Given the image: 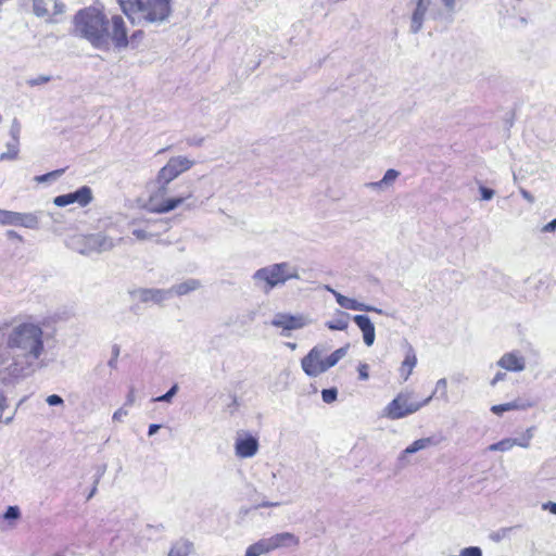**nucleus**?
<instances>
[{"mask_svg":"<svg viewBox=\"0 0 556 556\" xmlns=\"http://www.w3.org/2000/svg\"><path fill=\"white\" fill-rule=\"evenodd\" d=\"M45 331L40 324L23 321L11 327L5 336V350L0 352L2 372L12 378L29 376L46 366Z\"/></svg>","mask_w":556,"mask_h":556,"instance_id":"nucleus-1","label":"nucleus"},{"mask_svg":"<svg viewBox=\"0 0 556 556\" xmlns=\"http://www.w3.org/2000/svg\"><path fill=\"white\" fill-rule=\"evenodd\" d=\"M74 34L93 48L108 51L111 46L121 50L128 46V31L121 15L109 17L100 8L88 7L74 16Z\"/></svg>","mask_w":556,"mask_h":556,"instance_id":"nucleus-2","label":"nucleus"},{"mask_svg":"<svg viewBox=\"0 0 556 556\" xmlns=\"http://www.w3.org/2000/svg\"><path fill=\"white\" fill-rule=\"evenodd\" d=\"M132 24H161L170 15L169 0H117Z\"/></svg>","mask_w":556,"mask_h":556,"instance_id":"nucleus-3","label":"nucleus"},{"mask_svg":"<svg viewBox=\"0 0 556 556\" xmlns=\"http://www.w3.org/2000/svg\"><path fill=\"white\" fill-rule=\"evenodd\" d=\"M291 279H300V274L299 269L289 262L270 264L252 275L254 287L265 294Z\"/></svg>","mask_w":556,"mask_h":556,"instance_id":"nucleus-4","label":"nucleus"},{"mask_svg":"<svg viewBox=\"0 0 556 556\" xmlns=\"http://www.w3.org/2000/svg\"><path fill=\"white\" fill-rule=\"evenodd\" d=\"M194 165L192 160L187 156H175L170 157L168 162L160 169L156 181L159 184L155 198L167 194L168 185L177 178L180 174L189 170Z\"/></svg>","mask_w":556,"mask_h":556,"instance_id":"nucleus-5","label":"nucleus"},{"mask_svg":"<svg viewBox=\"0 0 556 556\" xmlns=\"http://www.w3.org/2000/svg\"><path fill=\"white\" fill-rule=\"evenodd\" d=\"M410 393L401 392L393 399L384 408L383 415L389 419L395 420L404 418L410 414L416 413L421 407L426 406L432 396L427 397L422 402L410 401Z\"/></svg>","mask_w":556,"mask_h":556,"instance_id":"nucleus-6","label":"nucleus"},{"mask_svg":"<svg viewBox=\"0 0 556 556\" xmlns=\"http://www.w3.org/2000/svg\"><path fill=\"white\" fill-rule=\"evenodd\" d=\"M326 350L325 346L316 345L302 358L301 366L307 376L317 377L328 370L326 362L323 359Z\"/></svg>","mask_w":556,"mask_h":556,"instance_id":"nucleus-7","label":"nucleus"},{"mask_svg":"<svg viewBox=\"0 0 556 556\" xmlns=\"http://www.w3.org/2000/svg\"><path fill=\"white\" fill-rule=\"evenodd\" d=\"M271 326L281 329L282 337H289L292 330L302 329L308 324V319L303 315H291L286 313H277L271 321Z\"/></svg>","mask_w":556,"mask_h":556,"instance_id":"nucleus-8","label":"nucleus"},{"mask_svg":"<svg viewBox=\"0 0 556 556\" xmlns=\"http://www.w3.org/2000/svg\"><path fill=\"white\" fill-rule=\"evenodd\" d=\"M93 199L92 190L88 186H83L74 192L58 195L53 199V203L56 206L63 207L73 203H77L79 206H87Z\"/></svg>","mask_w":556,"mask_h":556,"instance_id":"nucleus-9","label":"nucleus"},{"mask_svg":"<svg viewBox=\"0 0 556 556\" xmlns=\"http://www.w3.org/2000/svg\"><path fill=\"white\" fill-rule=\"evenodd\" d=\"M169 229V222L159 218V219H148L144 223L143 228H136L132 230V235L136 239L140 241L151 240L154 237H157L162 232H165Z\"/></svg>","mask_w":556,"mask_h":556,"instance_id":"nucleus-10","label":"nucleus"},{"mask_svg":"<svg viewBox=\"0 0 556 556\" xmlns=\"http://www.w3.org/2000/svg\"><path fill=\"white\" fill-rule=\"evenodd\" d=\"M435 7L433 0H416L415 8L410 15L409 31L414 35L421 31L427 14L430 16L431 9Z\"/></svg>","mask_w":556,"mask_h":556,"instance_id":"nucleus-11","label":"nucleus"},{"mask_svg":"<svg viewBox=\"0 0 556 556\" xmlns=\"http://www.w3.org/2000/svg\"><path fill=\"white\" fill-rule=\"evenodd\" d=\"M257 438L250 433H238L235 442V453L239 458L253 457L258 451Z\"/></svg>","mask_w":556,"mask_h":556,"instance_id":"nucleus-12","label":"nucleus"},{"mask_svg":"<svg viewBox=\"0 0 556 556\" xmlns=\"http://www.w3.org/2000/svg\"><path fill=\"white\" fill-rule=\"evenodd\" d=\"M86 237L91 254L109 252L123 241V238L114 239L103 232L90 233Z\"/></svg>","mask_w":556,"mask_h":556,"instance_id":"nucleus-13","label":"nucleus"},{"mask_svg":"<svg viewBox=\"0 0 556 556\" xmlns=\"http://www.w3.org/2000/svg\"><path fill=\"white\" fill-rule=\"evenodd\" d=\"M131 294L141 303L151 302L157 305L170 299V291H168V289L139 288L134 290Z\"/></svg>","mask_w":556,"mask_h":556,"instance_id":"nucleus-14","label":"nucleus"},{"mask_svg":"<svg viewBox=\"0 0 556 556\" xmlns=\"http://www.w3.org/2000/svg\"><path fill=\"white\" fill-rule=\"evenodd\" d=\"M496 365L507 371L520 372L526 368V359L518 352L514 351L505 353L496 362Z\"/></svg>","mask_w":556,"mask_h":556,"instance_id":"nucleus-15","label":"nucleus"},{"mask_svg":"<svg viewBox=\"0 0 556 556\" xmlns=\"http://www.w3.org/2000/svg\"><path fill=\"white\" fill-rule=\"evenodd\" d=\"M442 7H433L430 11V20L448 22L453 21L457 0H441Z\"/></svg>","mask_w":556,"mask_h":556,"instance_id":"nucleus-16","label":"nucleus"},{"mask_svg":"<svg viewBox=\"0 0 556 556\" xmlns=\"http://www.w3.org/2000/svg\"><path fill=\"white\" fill-rule=\"evenodd\" d=\"M535 405L533 401L526 397H517L511 402H507L504 404H496L491 406V412L495 415H502L505 412L509 410H527Z\"/></svg>","mask_w":556,"mask_h":556,"instance_id":"nucleus-17","label":"nucleus"},{"mask_svg":"<svg viewBox=\"0 0 556 556\" xmlns=\"http://www.w3.org/2000/svg\"><path fill=\"white\" fill-rule=\"evenodd\" d=\"M33 7L37 16L56 15L64 11V5L56 0H33Z\"/></svg>","mask_w":556,"mask_h":556,"instance_id":"nucleus-18","label":"nucleus"},{"mask_svg":"<svg viewBox=\"0 0 556 556\" xmlns=\"http://www.w3.org/2000/svg\"><path fill=\"white\" fill-rule=\"evenodd\" d=\"M270 552L290 546H299L300 539L291 532L277 533L270 538H266Z\"/></svg>","mask_w":556,"mask_h":556,"instance_id":"nucleus-19","label":"nucleus"},{"mask_svg":"<svg viewBox=\"0 0 556 556\" xmlns=\"http://www.w3.org/2000/svg\"><path fill=\"white\" fill-rule=\"evenodd\" d=\"M353 321L357 325L363 333L364 343L371 346L375 342L376 333L375 326L367 315H355Z\"/></svg>","mask_w":556,"mask_h":556,"instance_id":"nucleus-20","label":"nucleus"},{"mask_svg":"<svg viewBox=\"0 0 556 556\" xmlns=\"http://www.w3.org/2000/svg\"><path fill=\"white\" fill-rule=\"evenodd\" d=\"M191 197L192 192L188 191L186 193L180 194L179 197L164 199L162 202L155 204L152 211L160 214L170 212L180 204H182L186 200L190 199Z\"/></svg>","mask_w":556,"mask_h":556,"instance_id":"nucleus-21","label":"nucleus"},{"mask_svg":"<svg viewBox=\"0 0 556 556\" xmlns=\"http://www.w3.org/2000/svg\"><path fill=\"white\" fill-rule=\"evenodd\" d=\"M201 287V282L198 279L189 278L180 283H176L172 286L168 291H170V298L176 294L178 296L186 295L190 292L198 290Z\"/></svg>","mask_w":556,"mask_h":556,"instance_id":"nucleus-22","label":"nucleus"},{"mask_svg":"<svg viewBox=\"0 0 556 556\" xmlns=\"http://www.w3.org/2000/svg\"><path fill=\"white\" fill-rule=\"evenodd\" d=\"M66 244L70 249H72L83 255L91 254V250L89 248V243L87 242L86 235H81V233L74 235L67 240Z\"/></svg>","mask_w":556,"mask_h":556,"instance_id":"nucleus-23","label":"nucleus"},{"mask_svg":"<svg viewBox=\"0 0 556 556\" xmlns=\"http://www.w3.org/2000/svg\"><path fill=\"white\" fill-rule=\"evenodd\" d=\"M434 444L432 438H421L408 445L400 455L399 460H404L406 455L417 453Z\"/></svg>","mask_w":556,"mask_h":556,"instance_id":"nucleus-24","label":"nucleus"},{"mask_svg":"<svg viewBox=\"0 0 556 556\" xmlns=\"http://www.w3.org/2000/svg\"><path fill=\"white\" fill-rule=\"evenodd\" d=\"M416 364H417L416 353H415L413 346L409 345L407 349L405 358L402 363V367H401V375L403 376L404 381H406L408 379V377L410 376Z\"/></svg>","mask_w":556,"mask_h":556,"instance_id":"nucleus-25","label":"nucleus"},{"mask_svg":"<svg viewBox=\"0 0 556 556\" xmlns=\"http://www.w3.org/2000/svg\"><path fill=\"white\" fill-rule=\"evenodd\" d=\"M341 307H343L345 309L375 312L378 314L388 315L387 313H384L382 309H380L378 307L367 305L365 303H361V302H358L354 299L348 298V296L344 298V301H343Z\"/></svg>","mask_w":556,"mask_h":556,"instance_id":"nucleus-26","label":"nucleus"},{"mask_svg":"<svg viewBox=\"0 0 556 556\" xmlns=\"http://www.w3.org/2000/svg\"><path fill=\"white\" fill-rule=\"evenodd\" d=\"M350 315L345 312L338 311L337 317L328 320L326 326L330 330H345L349 326Z\"/></svg>","mask_w":556,"mask_h":556,"instance_id":"nucleus-27","label":"nucleus"},{"mask_svg":"<svg viewBox=\"0 0 556 556\" xmlns=\"http://www.w3.org/2000/svg\"><path fill=\"white\" fill-rule=\"evenodd\" d=\"M268 553H270V549L266 539H261L247 548L245 556H261Z\"/></svg>","mask_w":556,"mask_h":556,"instance_id":"nucleus-28","label":"nucleus"},{"mask_svg":"<svg viewBox=\"0 0 556 556\" xmlns=\"http://www.w3.org/2000/svg\"><path fill=\"white\" fill-rule=\"evenodd\" d=\"M20 226L29 229H37L39 226V213H20Z\"/></svg>","mask_w":556,"mask_h":556,"instance_id":"nucleus-29","label":"nucleus"},{"mask_svg":"<svg viewBox=\"0 0 556 556\" xmlns=\"http://www.w3.org/2000/svg\"><path fill=\"white\" fill-rule=\"evenodd\" d=\"M0 225L20 226V213L0 208Z\"/></svg>","mask_w":556,"mask_h":556,"instance_id":"nucleus-30","label":"nucleus"},{"mask_svg":"<svg viewBox=\"0 0 556 556\" xmlns=\"http://www.w3.org/2000/svg\"><path fill=\"white\" fill-rule=\"evenodd\" d=\"M20 140L12 139L7 143V151L0 154L1 161L15 160L18 154Z\"/></svg>","mask_w":556,"mask_h":556,"instance_id":"nucleus-31","label":"nucleus"},{"mask_svg":"<svg viewBox=\"0 0 556 556\" xmlns=\"http://www.w3.org/2000/svg\"><path fill=\"white\" fill-rule=\"evenodd\" d=\"M349 345L342 346L331 353L326 359V368H331L348 354Z\"/></svg>","mask_w":556,"mask_h":556,"instance_id":"nucleus-32","label":"nucleus"},{"mask_svg":"<svg viewBox=\"0 0 556 556\" xmlns=\"http://www.w3.org/2000/svg\"><path fill=\"white\" fill-rule=\"evenodd\" d=\"M533 431L534 427H530L521 434V437L511 439V442H514V446L528 448L530 446V441L533 438Z\"/></svg>","mask_w":556,"mask_h":556,"instance_id":"nucleus-33","label":"nucleus"},{"mask_svg":"<svg viewBox=\"0 0 556 556\" xmlns=\"http://www.w3.org/2000/svg\"><path fill=\"white\" fill-rule=\"evenodd\" d=\"M192 544L190 542H180L173 545L168 556H188L191 552Z\"/></svg>","mask_w":556,"mask_h":556,"instance_id":"nucleus-34","label":"nucleus"},{"mask_svg":"<svg viewBox=\"0 0 556 556\" xmlns=\"http://www.w3.org/2000/svg\"><path fill=\"white\" fill-rule=\"evenodd\" d=\"M514 447V442H511V438L503 439L496 443L491 444L488 448L491 452H507Z\"/></svg>","mask_w":556,"mask_h":556,"instance_id":"nucleus-35","label":"nucleus"},{"mask_svg":"<svg viewBox=\"0 0 556 556\" xmlns=\"http://www.w3.org/2000/svg\"><path fill=\"white\" fill-rule=\"evenodd\" d=\"M178 390H179V387L177 383H175L172 386V388L165 394L154 397L152 401L169 403L173 400V397L177 394Z\"/></svg>","mask_w":556,"mask_h":556,"instance_id":"nucleus-36","label":"nucleus"},{"mask_svg":"<svg viewBox=\"0 0 556 556\" xmlns=\"http://www.w3.org/2000/svg\"><path fill=\"white\" fill-rule=\"evenodd\" d=\"M440 393V397L447 400V381L445 378H441L437 381L435 390L430 396H434L437 393Z\"/></svg>","mask_w":556,"mask_h":556,"instance_id":"nucleus-37","label":"nucleus"},{"mask_svg":"<svg viewBox=\"0 0 556 556\" xmlns=\"http://www.w3.org/2000/svg\"><path fill=\"white\" fill-rule=\"evenodd\" d=\"M3 518L8 521H16L21 518V509L18 506H9L3 514Z\"/></svg>","mask_w":556,"mask_h":556,"instance_id":"nucleus-38","label":"nucleus"},{"mask_svg":"<svg viewBox=\"0 0 556 556\" xmlns=\"http://www.w3.org/2000/svg\"><path fill=\"white\" fill-rule=\"evenodd\" d=\"M337 396L338 390L336 388L324 389L321 391L323 401L327 404L334 402Z\"/></svg>","mask_w":556,"mask_h":556,"instance_id":"nucleus-39","label":"nucleus"},{"mask_svg":"<svg viewBox=\"0 0 556 556\" xmlns=\"http://www.w3.org/2000/svg\"><path fill=\"white\" fill-rule=\"evenodd\" d=\"M51 79H52V77L49 75H39L38 77L28 79L27 85H29L30 87H36V86L47 84Z\"/></svg>","mask_w":556,"mask_h":556,"instance_id":"nucleus-40","label":"nucleus"},{"mask_svg":"<svg viewBox=\"0 0 556 556\" xmlns=\"http://www.w3.org/2000/svg\"><path fill=\"white\" fill-rule=\"evenodd\" d=\"M399 175L400 173L396 169L390 168L386 172L381 182H383V185H390L399 177Z\"/></svg>","mask_w":556,"mask_h":556,"instance_id":"nucleus-41","label":"nucleus"},{"mask_svg":"<svg viewBox=\"0 0 556 556\" xmlns=\"http://www.w3.org/2000/svg\"><path fill=\"white\" fill-rule=\"evenodd\" d=\"M460 556H482V549L478 546L465 547L460 551Z\"/></svg>","mask_w":556,"mask_h":556,"instance_id":"nucleus-42","label":"nucleus"},{"mask_svg":"<svg viewBox=\"0 0 556 556\" xmlns=\"http://www.w3.org/2000/svg\"><path fill=\"white\" fill-rule=\"evenodd\" d=\"M20 134H21V124L20 122L14 118L10 128V135L12 139L20 140Z\"/></svg>","mask_w":556,"mask_h":556,"instance_id":"nucleus-43","label":"nucleus"},{"mask_svg":"<svg viewBox=\"0 0 556 556\" xmlns=\"http://www.w3.org/2000/svg\"><path fill=\"white\" fill-rule=\"evenodd\" d=\"M46 402L50 406H63L64 400L58 394H51L47 396Z\"/></svg>","mask_w":556,"mask_h":556,"instance_id":"nucleus-44","label":"nucleus"},{"mask_svg":"<svg viewBox=\"0 0 556 556\" xmlns=\"http://www.w3.org/2000/svg\"><path fill=\"white\" fill-rule=\"evenodd\" d=\"M63 172H64V169L53 170L51 173H48V174H45V175H41V176H37L36 180L39 181V182H43V181L49 180L50 178L59 177Z\"/></svg>","mask_w":556,"mask_h":556,"instance_id":"nucleus-45","label":"nucleus"},{"mask_svg":"<svg viewBox=\"0 0 556 556\" xmlns=\"http://www.w3.org/2000/svg\"><path fill=\"white\" fill-rule=\"evenodd\" d=\"M479 191H480V194H481V199L484 200V201L491 200L494 197V194H495L493 189L484 187V186H480L479 187Z\"/></svg>","mask_w":556,"mask_h":556,"instance_id":"nucleus-46","label":"nucleus"},{"mask_svg":"<svg viewBox=\"0 0 556 556\" xmlns=\"http://www.w3.org/2000/svg\"><path fill=\"white\" fill-rule=\"evenodd\" d=\"M358 378L361 380H367L369 378V374H368V365L366 363H362L358 365Z\"/></svg>","mask_w":556,"mask_h":556,"instance_id":"nucleus-47","label":"nucleus"},{"mask_svg":"<svg viewBox=\"0 0 556 556\" xmlns=\"http://www.w3.org/2000/svg\"><path fill=\"white\" fill-rule=\"evenodd\" d=\"M128 415V412L121 407L113 414L114 421H123V419Z\"/></svg>","mask_w":556,"mask_h":556,"instance_id":"nucleus-48","label":"nucleus"},{"mask_svg":"<svg viewBox=\"0 0 556 556\" xmlns=\"http://www.w3.org/2000/svg\"><path fill=\"white\" fill-rule=\"evenodd\" d=\"M118 355H119V348L117 345H114V348H113V356H112V358L108 363V365L111 368H115L116 367Z\"/></svg>","mask_w":556,"mask_h":556,"instance_id":"nucleus-49","label":"nucleus"},{"mask_svg":"<svg viewBox=\"0 0 556 556\" xmlns=\"http://www.w3.org/2000/svg\"><path fill=\"white\" fill-rule=\"evenodd\" d=\"M510 530H511V528H504V529H502V530L497 531L496 533H493V534L491 535V539H492L493 541H495V542H498V541H501V540L506 535V533H507L508 531H510Z\"/></svg>","mask_w":556,"mask_h":556,"instance_id":"nucleus-50","label":"nucleus"},{"mask_svg":"<svg viewBox=\"0 0 556 556\" xmlns=\"http://www.w3.org/2000/svg\"><path fill=\"white\" fill-rule=\"evenodd\" d=\"M506 372L498 371L493 379L490 381L492 387L496 386L500 381H504L506 379Z\"/></svg>","mask_w":556,"mask_h":556,"instance_id":"nucleus-51","label":"nucleus"},{"mask_svg":"<svg viewBox=\"0 0 556 556\" xmlns=\"http://www.w3.org/2000/svg\"><path fill=\"white\" fill-rule=\"evenodd\" d=\"M543 510H548L551 514L556 515V503L555 502H546L542 504Z\"/></svg>","mask_w":556,"mask_h":556,"instance_id":"nucleus-52","label":"nucleus"},{"mask_svg":"<svg viewBox=\"0 0 556 556\" xmlns=\"http://www.w3.org/2000/svg\"><path fill=\"white\" fill-rule=\"evenodd\" d=\"M519 192L522 195V198L526 201H528L529 203H533L534 202V197L528 190H526L525 188L520 187L519 188Z\"/></svg>","mask_w":556,"mask_h":556,"instance_id":"nucleus-53","label":"nucleus"},{"mask_svg":"<svg viewBox=\"0 0 556 556\" xmlns=\"http://www.w3.org/2000/svg\"><path fill=\"white\" fill-rule=\"evenodd\" d=\"M556 230V218L551 220L542 228V232H554Z\"/></svg>","mask_w":556,"mask_h":556,"instance_id":"nucleus-54","label":"nucleus"},{"mask_svg":"<svg viewBox=\"0 0 556 556\" xmlns=\"http://www.w3.org/2000/svg\"><path fill=\"white\" fill-rule=\"evenodd\" d=\"M327 290L330 291L334 295L337 303L341 306L344 301L345 295L337 292L336 290L331 289L330 287H327Z\"/></svg>","mask_w":556,"mask_h":556,"instance_id":"nucleus-55","label":"nucleus"},{"mask_svg":"<svg viewBox=\"0 0 556 556\" xmlns=\"http://www.w3.org/2000/svg\"><path fill=\"white\" fill-rule=\"evenodd\" d=\"M327 290L330 291L334 295L337 303L341 306L344 301L345 295L337 292L336 290L331 289L330 287H327Z\"/></svg>","mask_w":556,"mask_h":556,"instance_id":"nucleus-56","label":"nucleus"},{"mask_svg":"<svg viewBox=\"0 0 556 556\" xmlns=\"http://www.w3.org/2000/svg\"><path fill=\"white\" fill-rule=\"evenodd\" d=\"M203 141H204L203 137H200V138L193 137V138H188L187 139V143L190 147H192V146H201L203 143Z\"/></svg>","mask_w":556,"mask_h":556,"instance_id":"nucleus-57","label":"nucleus"},{"mask_svg":"<svg viewBox=\"0 0 556 556\" xmlns=\"http://www.w3.org/2000/svg\"><path fill=\"white\" fill-rule=\"evenodd\" d=\"M134 402H135V389H134V387H131L127 394L125 405H132Z\"/></svg>","mask_w":556,"mask_h":556,"instance_id":"nucleus-58","label":"nucleus"},{"mask_svg":"<svg viewBox=\"0 0 556 556\" xmlns=\"http://www.w3.org/2000/svg\"><path fill=\"white\" fill-rule=\"evenodd\" d=\"M160 428H161V425L151 424L148 429V435L149 437L154 435L159 431Z\"/></svg>","mask_w":556,"mask_h":556,"instance_id":"nucleus-59","label":"nucleus"},{"mask_svg":"<svg viewBox=\"0 0 556 556\" xmlns=\"http://www.w3.org/2000/svg\"><path fill=\"white\" fill-rule=\"evenodd\" d=\"M7 237H8L9 239H16V240L22 241V236H21V235H18V233H17L16 231H14V230H8V231H7Z\"/></svg>","mask_w":556,"mask_h":556,"instance_id":"nucleus-60","label":"nucleus"},{"mask_svg":"<svg viewBox=\"0 0 556 556\" xmlns=\"http://www.w3.org/2000/svg\"><path fill=\"white\" fill-rule=\"evenodd\" d=\"M105 470H106V466H105V465L101 466V467L98 469V476H97V478H96V480H94V481H96V484H98V483H99L100 478L104 475Z\"/></svg>","mask_w":556,"mask_h":556,"instance_id":"nucleus-61","label":"nucleus"},{"mask_svg":"<svg viewBox=\"0 0 556 556\" xmlns=\"http://www.w3.org/2000/svg\"><path fill=\"white\" fill-rule=\"evenodd\" d=\"M7 407V400L4 395L0 392V413H3V410Z\"/></svg>","mask_w":556,"mask_h":556,"instance_id":"nucleus-62","label":"nucleus"},{"mask_svg":"<svg viewBox=\"0 0 556 556\" xmlns=\"http://www.w3.org/2000/svg\"><path fill=\"white\" fill-rule=\"evenodd\" d=\"M279 503H271V502H264L262 504H260V507H274V506H278Z\"/></svg>","mask_w":556,"mask_h":556,"instance_id":"nucleus-63","label":"nucleus"},{"mask_svg":"<svg viewBox=\"0 0 556 556\" xmlns=\"http://www.w3.org/2000/svg\"><path fill=\"white\" fill-rule=\"evenodd\" d=\"M382 185H383V182H381V180H380V181H376V182H370L367 186L370 188H380Z\"/></svg>","mask_w":556,"mask_h":556,"instance_id":"nucleus-64","label":"nucleus"}]
</instances>
